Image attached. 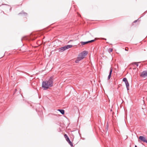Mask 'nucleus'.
Wrapping results in <instances>:
<instances>
[{"label":"nucleus","mask_w":147,"mask_h":147,"mask_svg":"<svg viewBox=\"0 0 147 147\" xmlns=\"http://www.w3.org/2000/svg\"><path fill=\"white\" fill-rule=\"evenodd\" d=\"M53 77L51 76L47 80L43 81L42 86L44 90H46L49 87L53 86Z\"/></svg>","instance_id":"1"},{"label":"nucleus","mask_w":147,"mask_h":147,"mask_svg":"<svg viewBox=\"0 0 147 147\" xmlns=\"http://www.w3.org/2000/svg\"><path fill=\"white\" fill-rule=\"evenodd\" d=\"M72 47V45H67L59 48L58 51L59 52H62L66 49Z\"/></svg>","instance_id":"2"},{"label":"nucleus","mask_w":147,"mask_h":147,"mask_svg":"<svg viewBox=\"0 0 147 147\" xmlns=\"http://www.w3.org/2000/svg\"><path fill=\"white\" fill-rule=\"evenodd\" d=\"M64 137L67 142L71 145V147L73 146V144L70 141L69 138L66 134H65L64 135Z\"/></svg>","instance_id":"3"},{"label":"nucleus","mask_w":147,"mask_h":147,"mask_svg":"<svg viewBox=\"0 0 147 147\" xmlns=\"http://www.w3.org/2000/svg\"><path fill=\"white\" fill-rule=\"evenodd\" d=\"M123 82H124L125 84L127 90H129V84L127 79L125 78H123Z\"/></svg>","instance_id":"4"},{"label":"nucleus","mask_w":147,"mask_h":147,"mask_svg":"<svg viewBox=\"0 0 147 147\" xmlns=\"http://www.w3.org/2000/svg\"><path fill=\"white\" fill-rule=\"evenodd\" d=\"M96 38H95V39L92 40H90V41H86V42H82V41L80 43H81L82 45H84L86 44H87L89 43L92 42L94 41L95 40H96Z\"/></svg>","instance_id":"5"},{"label":"nucleus","mask_w":147,"mask_h":147,"mask_svg":"<svg viewBox=\"0 0 147 147\" xmlns=\"http://www.w3.org/2000/svg\"><path fill=\"white\" fill-rule=\"evenodd\" d=\"M140 76L144 78L147 77V70L143 71L141 74Z\"/></svg>","instance_id":"6"},{"label":"nucleus","mask_w":147,"mask_h":147,"mask_svg":"<svg viewBox=\"0 0 147 147\" xmlns=\"http://www.w3.org/2000/svg\"><path fill=\"white\" fill-rule=\"evenodd\" d=\"M139 139L142 141L147 143V140L146 139L145 137L142 136H140L139 137Z\"/></svg>","instance_id":"7"},{"label":"nucleus","mask_w":147,"mask_h":147,"mask_svg":"<svg viewBox=\"0 0 147 147\" xmlns=\"http://www.w3.org/2000/svg\"><path fill=\"white\" fill-rule=\"evenodd\" d=\"M84 56L81 53L79 55L78 59L79 60H81L84 59Z\"/></svg>","instance_id":"8"},{"label":"nucleus","mask_w":147,"mask_h":147,"mask_svg":"<svg viewBox=\"0 0 147 147\" xmlns=\"http://www.w3.org/2000/svg\"><path fill=\"white\" fill-rule=\"evenodd\" d=\"M112 72V67H111L110 68V69L109 74V75L108 77V80H109L111 76V75Z\"/></svg>","instance_id":"9"},{"label":"nucleus","mask_w":147,"mask_h":147,"mask_svg":"<svg viewBox=\"0 0 147 147\" xmlns=\"http://www.w3.org/2000/svg\"><path fill=\"white\" fill-rule=\"evenodd\" d=\"M84 57L87 55L88 54V52L87 51H84L81 53Z\"/></svg>","instance_id":"10"},{"label":"nucleus","mask_w":147,"mask_h":147,"mask_svg":"<svg viewBox=\"0 0 147 147\" xmlns=\"http://www.w3.org/2000/svg\"><path fill=\"white\" fill-rule=\"evenodd\" d=\"M58 111H59L61 113L62 115H63L65 113V111L63 109H59Z\"/></svg>","instance_id":"11"},{"label":"nucleus","mask_w":147,"mask_h":147,"mask_svg":"<svg viewBox=\"0 0 147 147\" xmlns=\"http://www.w3.org/2000/svg\"><path fill=\"white\" fill-rule=\"evenodd\" d=\"M24 14V16H26L27 15V13L24 12L23 11H22L21 13H19V14Z\"/></svg>","instance_id":"12"},{"label":"nucleus","mask_w":147,"mask_h":147,"mask_svg":"<svg viewBox=\"0 0 147 147\" xmlns=\"http://www.w3.org/2000/svg\"><path fill=\"white\" fill-rule=\"evenodd\" d=\"M113 51V49L111 48H110L108 49V51L109 53Z\"/></svg>","instance_id":"13"},{"label":"nucleus","mask_w":147,"mask_h":147,"mask_svg":"<svg viewBox=\"0 0 147 147\" xmlns=\"http://www.w3.org/2000/svg\"><path fill=\"white\" fill-rule=\"evenodd\" d=\"M134 64L136 65L137 67H138V63L137 62H134Z\"/></svg>","instance_id":"14"},{"label":"nucleus","mask_w":147,"mask_h":147,"mask_svg":"<svg viewBox=\"0 0 147 147\" xmlns=\"http://www.w3.org/2000/svg\"><path fill=\"white\" fill-rule=\"evenodd\" d=\"M125 51H128V48L127 47H126L125 48Z\"/></svg>","instance_id":"15"},{"label":"nucleus","mask_w":147,"mask_h":147,"mask_svg":"<svg viewBox=\"0 0 147 147\" xmlns=\"http://www.w3.org/2000/svg\"><path fill=\"white\" fill-rule=\"evenodd\" d=\"M102 39L103 40H107L106 38H102Z\"/></svg>","instance_id":"16"},{"label":"nucleus","mask_w":147,"mask_h":147,"mask_svg":"<svg viewBox=\"0 0 147 147\" xmlns=\"http://www.w3.org/2000/svg\"><path fill=\"white\" fill-rule=\"evenodd\" d=\"M137 21V20H136L134 21V22L135 23V22H136Z\"/></svg>","instance_id":"17"},{"label":"nucleus","mask_w":147,"mask_h":147,"mask_svg":"<svg viewBox=\"0 0 147 147\" xmlns=\"http://www.w3.org/2000/svg\"><path fill=\"white\" fill-rule=\"evenodd\" d=\"M78 60H77L76 61V63H78Z\"/></svg>","instance_id":"18"},{"label":"nucleus","mask_w":147,"mask_h":147,"mask_svg":"<svg viewBox=\"0 0 147 147\" xmlns=\"http://www.w3.org/2000/svg\"><path fill=\"white\" fill-rule=\"evenodd\" d=\"M135 147H137V146L136 145H135Z\"/></svg>","instance_id":"19"}]
</instances>
